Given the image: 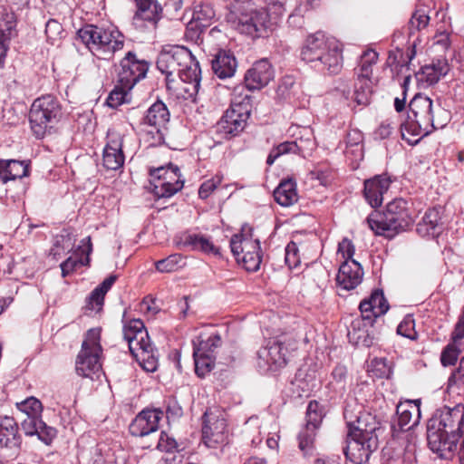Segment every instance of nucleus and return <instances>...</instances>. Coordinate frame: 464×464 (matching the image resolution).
Returning a JSON list of instances; mask_svg holds the SVG:
<instances>
[{"label": "nucleus", "mask_w": 464, "mask_h": 464, "mask_svg": "<svg viewBox=\"0 0 464 464\" xmlns=\"http://www.w3.org/2000/svg\"><path fill=\"white\" fill-rule=\"evenodd\" d=\"M221 344V338L218 334H214L204 339L201 335L193 341V352L198 354L209 355L215 357V350Z\"/></svg>", "instance_id": "a19ab883"}, {"label": "nucleus", "mask_w": 464, "mask_h": 464, "mask_svg": "<svg viewBox=\"0 0 464 464\" xmlns=\"http://www.w3.org/2000/svg\"><path fill=\"white\" fill-rule=\"evenodd\" d=\"M389 304L381 289H375L371 295L360 303L361 314L367 319L368 324H373L375 319L383 315L389 310Z\"/></svg>", "instance_id": "393cba45"}, {"label": "nucleus", "mask_w": 464, "mask_h": 464, "mask_svg": "<svg viewBox=\"0 0 464 464\" xmlns=\"http://www.w3.org/2000/svg\"><path fill=\"white\" fill-rule=\"evenodd\" d=\"M150 177L162 179L173 185L172 191H179L184 186V179L178 166L170 164L169 167H160L150 171Z\"/></svg>", "instance_id": "f704fd0d"}, {"label": "nucleus", "mask_w": 464, "mask_h": 464, "mask_svg": "<svg viewBox=\"0 0 464 464\" xmlns=\"http://www.w3.org/2000/svg\"><path fill=\"white\" fill-rule=\"evenodd\" d=\"M274 198L283 207L292 206L298 199L295 183L292 179L281 181L274 191Z\"/></svg>", "instance_id": "c9c22d12"}, {"label": "nucleus", "mask_w": 464, "mask_h": 464, "mask_svg": "<svg viewBox=\"0 0 464 464\" xmlns=\"http://www.w3.org/2000/svg\"><path fill=\"white\" fill-rule=\"evenodd\" d=\"M16 406L20 411L26 414V418L21 423L24 434L29 437L36 435L45 445H51L57 436V430L42 420V402L35 397H29L16 403Z\"/></svg>", "instance_id": "9b49d317"}, {"label": "nucleus", "mask_w": 464, "mask_h": 464, "mask_svg": "<svg viewBox=\"0 0 464 464\" xmlns=\"http://www.w3.org/2000/svg\"><path fill=\"white\" fill-rule=\"evenodd\" d=\"M285 0H276V2L269 3L267 7L265 8L272 18V26L284 15L285 12Z\"/></svg>", "instance_id": "680f3d73"}, {"label": "nucleus", "mask_w": 464, "mask_h": 464, "mask_svg": "<svg viewBox=\"0 0 464 464\" xmlns=\"http://www.w3.org/2000/svg\"><path fill=\"white\" fill-rule=\"evenodd\" d=\"M285 262L289 269H294L300 265L299 249L293 241L288 243L285 248Z\"/></svg>", "instance_id": "bf43d9fd"}, {"label": "nucleus", "mask_w": 464, "mask_h": 464, "mask_svg": "<svg viewBox=\"0 0 464 464\" xmlns=\"http://www.w3.org/2000/svg\"><path fill=\"white\" fill-rule=\"evenodd\" d=\"M182 259L181 255L173 254L164 259L157 261L155 266L157 271L160 273H171L182 266Z\"/></svg>", "instance_id": "5fc2aeb1"}, {"label": "nucleus", "mask_w": 464, "mask_h": 464, "mask_svg": "<svg viewBox=\"0 0 464 464\" xmlns=\"http://www.w3.org/2000/svg\"><path fill=\"white\" fill-rule=\"evenodd\" d=\"M232 254L238 262H242L246 270L256 272L262 262L261 246L258 238L253 237V227L244 224L241 231L230 239Z\"/></svg>", "instance_id": "f8f14e48"}, {"label": "nucleus", "mask_w": 464, "mask_h": 464, "mask_svg": "<svg viewBox=\"0 0 464 464\" xmlns=\"http://www.w3.org/2000/svg\"><path fill=\"white\" fill-rule=\"evenodd\" d=\"M355 249L351 240L343 238L338 245V253L342 254L345 260L353 259Z\"/></svg>", "instance_id": "774afa93"}, {"label": "nucleus", "mask_w": 464, "mask_h": 464, "mask_svg": "<svg viewBox=\"0 0 464 464\" xmlns=\"http://www.w3.org/2000/svg\"><path fill=\"white\" fill-rule=\"evenodd\" d=\"M274 78V70L267 59L256 62L245 74V84L247 90L256 91L266 86Z\"/></svg>", "instance_id": "4be33fe9"}, {"label": "nucleus", "mask_w": 464, "mask_h": 464, "mask_svg": "<svg viewBox=\"0 0 464 464\" xmlns=\"http://www.w3.org/2000/svg\"><path fill=\"white\" fill-rule=\"evenodd\" d=\"M461 344L450 342L442 350L440 354V362L443 366L454 365L460 353Z\"/></svg>", "instance_id": "864d4df0"}, {"label": "nucleus", "mask_w": 464, "mask_h": 464, "mask_svg": "<svg viewBox=\"0 0 464 464\" xmlns=\"http://www.w3.org/2000/svg\"><path fill=\"white\" fill-rule=\"evenodd\" d=\"M448 121L449 112L439 100L416 93L409 103L407 118L401 124V137L410 145H415L433 130L442 129Z\"/></svg>", "instance_id": "f03ea898"}, {"label": "nucleus", "mask_w": 464, "mask_h": 464, "mask_svg": "<svg viewBox=\"0 0 464 464\" xmlns=\"http://www.w3.org/2000/svg\"><path fill=\"white\" fill-rule=\"evenodd\" d=\"M77 35L92 54L100 60L110 61L124 46V35L114 27L85 24L78 31Z\"/></svg>", "instance_id": "6e6552de"}, {"label": "nucleus", "mask_w": 464, "mask_h": 464, "mask_svg": "<svg viewBox=\"0 0 464 464\" xmlns=\"http://www.w3.org/2000/svg\"><path fill=\"white\" fill-rule=\"evenodd\" d=\"M181 244L190 250H199L206 254L219 255L218 248L213 245L209 238L200 234L185 235Z\"/></svg>", "instance_id": "e433bc0d"}, {"label": "nucleus", "mask_w": 464, "mask_h": 464, "mask_svg": "<svg viewBox=\"0 0 464 464\" xmlns=\"http://www.w3.org/2000/svg\"><path fill=\"white\" fill-rule=\"evenodd\" d=\"M131 89H125L121 82L116 83L107 98V104L111 108H117L127 102L128 93Z\"/></svg>", "instance_id": "6e6d98bb"}, {"label": "nucleus", "mask_w": 464, "mask_h": 464, "mask_svg": "<svg viewBox=\"0 0 464 464\" xmlns=\"http://www.w3.org/2000/svg\"><path fill=\"white\" fill-rule=\"evenodd\" d=\"M195 362V372L199 377H204L209 372L215 365V357L209 355L198 354L193 352Z\"/></svg>", "instance_id": "603ef678"}, {"label": "nucleus", "mask_w": 464, "mask_h": 464, "mask_svg": "<svg viewBox=\"0 0 464 464\" xmlns=\"http://www.w3.org/2000/svg\"><path fill=\"white\" fill-rule=\"evenodd\" d=\"M462 339H464V308L451 333L450 342L461 344Z\"/></svg>", "instance_id": "69168bd1"}, {"label": "nucleus", "mask_w": 464, "mask_h": 464, "mask_svg": "<svg viewBox=\"0 0 464 464\" xmlns=\"http://www.w3.org/2000/svg\"><path fill=\"white\" fill-rule=\"evenodd\" d=\"M22 438L19 428L14 418L0 416V451L8 456L19 452Z\"/></svg>", "instance_id": "6ab92c4d"}, {"label": "nucleus", "mask_w": 464, "mask_h": 464, "mask_svg": "<svg viewBox=\"0 0 464 464\" xmlns=\"http://www.w3.org/2000/svg\"><path fill=\"white\" fill-rule=\"evenodd\" d=\"M156 65L166 75L168 88H172L178 77L188 84L184 91L189 95H196L200 88L201 70L192 53L181 45L166 46L160 53Z\"/></svg>", "instance_id": "7ed1b4c3"}, {"label": "nucleus", "mask_w": 464, "mask_h": 464, "mask_svg": "<svg viewBox=\"0 0 464 464\" xmlns=\"http://www.w3.org/2000/svg\"><path fill=\"white\" fill-rule=\"evenodd\" d=\"M227 421L218 409H208L203 415L202 438L210 448L226 440Z\"/></svg>", "instance_id": "f3484780"}, {"label": "nucleus", "mask_w": 464, "mask_h": 464, "mask_svg": "<svg viewBox=\"0 0 464 464\" xmlns=\"http://www.w3.org/2000/svg\"><path fill=\"white\" fill-rule=\"evenodd\" d=\"M430 17L429 15L428 7L419 4L411 14V17L408 24L409 29V39L412 40L411 43V51L409 55L410 60L413 59V57L417 53L418 43L420 42V36L417 35L415 38V34L425 29L430 24Z\"/></svg>", "instance_id": "cd10ccee"}, {"label": "nucleus", "mask_w": 464, "mask_h": 464, "mask_svg": "<svg viewBox=\"0 0 464 464\" xmlns=\"http://www.w3.org/2000/svg\"><path fill=\"white\" fill-rule=\"evenodd\" d=\"M357 426L353 429L352 421H348L347 445L343 449L346 459L354 464H362L369 460L370 456L377 446L376 437L372 433L375 427L364 423L362 417L356 419Z\"/></svg>", "instance_id": "1a4fd4ad"}, {"label": "nucleus", "mask_w": 464, "mask_h": 464, "mask_svg": "<svg viewBox=\"0 0 464 464\" xmlns=\"http://www.w3.org/2000/svg\"><path fill=\"white\" fill-rule=\"evenodd\" d=\"M146 372H153L158 367V357L151 343L142 346L137 353H130Z\"/></svg>", "instance_id": "58836bf2"}, {"label": "nucleus", "mask_w": 464, "mask_h": 464, "mask_svg": "<svg viewBox=\"0 0 464 464\" xmlns=\"http://www.w3.org/2000/svg\"><path fill=\"white\" fill-rule=\"evenodd\" d=\"M28 174V166L24 161L15 160H5L4 180L6 183L10 180L22 179Z\"/></svg>", "instance_id": "37998d69"}, {"label": "nucleus", "mask_w": 464, "mask_h": 464, "mask_svg": "<svg viewBox=\"0 0 464 464\" xmlns=\"http://www.w3.org/2000/svg\"><path fill=\"white\" fill-rule=\"evenodd\" d=\"M450 70V65L445 57L434 58L415 73L418 85L421 88L433 86L446 76Z\"/></svg>", "instance_id": "aec40b11"}, {"label": "nucleus", "mask_w": 464, "mask_h": 464, "mask_svg": "<svg viewBox=\"0 0 464 464\" xmlns=\"http://www.w3.org/2000/svg\"><path fill=\"white\" fill-rule=\"evenodd\" d=\"M391 179L386 175H377L364 181V198L372 208H378L383 201V195L390 188Z\"/></svg>", "instance_id": "bb28decb"}, {"label": "nucleus", "mask_w": 464, "mask_h": 464, "mask_svg": "<svg viewBox=\"0 0 464 464\" xmlns=\"http://www.w3.org/2000/svg\"><path fill=\"white\" fill-rule=\"evenodd\" d=\"M334 381L336 382V390L343 392L345 390L347 370L343 365H337L334 367L332 372Z\"/></svg>", "instance_id": "0e129e2a"}, {"label": "nucleus", "mask_w": 464, "mask_h": 464, "mask_svg": "<svg viewBox=\"0 0 464 464\" xmlns=\"http://www.w3.org/2000/svg\"><path fill=\"white\" fill-rule=\"evenodd\" d=\"M169 121V111L161 101L155 102L147 110L141 123L152 128L151 130H148V134L151 135L150 145L158 146L164 143V131Z\"/></svg>", "instance_id": "dca6fc26"}, {"label": "nucleus", "mask_w": 464, "mask_h": 464, "mask_svg": "<svg viewBox=\"0 0 464 464\" xmlns=\"http://www.w3.org/2000/svg\"><path fill=\"white\" fill-rule=\"evenodd\" d=\"M433 44L440 46L442 51H447L450 46V33L441 25L437 28L436 34L433 36Z\"/></svg>", "instance_id": "e2e57ef3"}, {"label": "nucleus", "mask_w": 464, "mask_h": 464, "mask_svg": "<svg viewBox=\"0 0 464 464\" xmlns=\"http://www.w3.org/2000/svg\"><path fill=\"white\" fill-rule=\"evenodd\" d=\"M163 417L160 409H145L140 412L130 425V432L136 437H144L158 430Z\"/></svg>", "instance_id": "412c9836"}, {"label": "nucleus", "mask_w": 464, "mask_h": 464, "mask_svg": "<svg viewBox=\"0 0 464 464\" xmlns=\"http://www.w3.org/2000/svg\"><path fill=\"white\" fill-rule=\"evenodd\" d=\"M363 134L359 130H351L345 138V153L352 154L355 159L362 158Z\"/></svg>", "instance_id": "c03bdc74"}, {"label": "nucleus", "mask_w": 464, "mask_h": 464, "mask_svg": "<svg viewBox=\"0 0 464 464\" xmlns=\"http://www.w3.org/2000/svg\"><path fill=\"white\" fill-rule=\"evenodd\" d=\"M372 324H368L367 319L361 314V317L353 319L348 330V338L350 343L355 345L370 347L373 343V338L371 336L369 327Z\"/></svg>", "instance_id": "7c9ffc66"}, {"label": "nucleus", "mask_w": 464, "mask_h": 464, "mask_svg": "<svg viewBox=\"0 0 464 464\" xmlns=\"http://www.w3.org/2000/svg\"><path fill=\"white\" fill-rule=\"evenodd\" d=\"M286 154L299 155L298 146L294 142V140L284 141L274 147L267 156L266 164L271 166L277 158Z\"/></svg>", "instance_id": "de8ad7c7"}, {"label": "nucleus", "mask_w": 464, "mask_h": 464, "mask_svg": "<svg viewBox=\"0 0 464 464\" xmlns=\"http://www.w3.org/2000/svg\"><path fill=\"white\" fill-rule=\"evenodd\" d=\"M250 111L251 105L248 95H246L241 102L232 101L230 107L218 122V132L227 140L237 136L245 129Z\"/></svg>", "instance_id": "2eb2a0df"}, {"label": "nucleus", "mask_w": 464, "mask_h": 464, "mask_svg": "<svg viewBox=\"0 0 464 464\" xmlns=\"http://www.w3.org/2000/svg\"><path fill=\"white\" fill-rule=\"evenodd\" d=\"M324 416L323 406L317 401H311L306 409L305 426L312 429H319Z\"/></svg>", "instance_id": "49530a36"}, {"label": "nucleus", "mask_w": 464, "mask_h": 464, "mask_svg": "<svg viewBox=\"0 0 464 464\" xmlns=\"http://www.w3.org/2000/svg\"><path fill=\"white\" fill-rule=\"evenodd\" d=\"M442 208L434 207L428 209L417 225V232L421 237H438L442 230Z\"/></svg>", "instance_id": "c756f323"}, {"label": "nucleus", "mask_w": 464, "mask_h": 464, "mask_svg": "<svg viewBox=\"0 0 464 464\" xmlns=\"http://www.w3.org/2000/svg\"><path fill=\"white\" fill-rule=\"evenodd\" d=\"M397 334L411 341L418 339V333L415 330V319L413 314H408L397 327Z\"/></svg>", "instance_id": "3c124183"}, {"label": "nucleus", "mask_w": 464, "mask_h": 464, "mask_svg": "<svg viewBox=\"0 0 464 464\" xmlns=\"http://www.w3.org/2000/svg\"><path fill=\"white\" fill-rule=\"evenodd\" d=\"M363 276L362 267L354 259L344 260L340 266L336 276L337 285L344 290H352L357 287Z\"/></svg>", "instance_id": "a878e982"}, {"label": "nucleus", "mask_w": 464, "mask_h": 464, "mask_svg": "<svg viewBox=\"0 0 464 464\" xmlns=\"http://www.w3.org/2000/svg\"><path fill=\"white\" fill-rule=\"evenodd\" d=\"M150 190L157 198H170L178 191L173 190V185L166 183L162 179L150 177Z\"/></svg>", "instance_id": "13d9d810"}, {"label": "nucleus", "mask_w": 464, "mask_h": 464, "mask_svg": "<svg viewBox=\"0 0 464 464\" xmlns=\"http://www.w3.org/2000/svg\"><path fill=\"white\" fill-rule=\"evenodd\" d=\"M149 70V63L145 60H139L132 52H128L120 63L118 71V82L125 89H132L141 79L145 78Z\"/></svg>", "instance_id": "a211bd4d"}, {"label": "nucleus", "mask_w": 464, "mask_h": 464, "mask_svg": "<svg viewBox=\"0 0 464 464\" xmlns=\"http://www.w3.org/2000/svg\"><path fill=\"white\" fill-rule=\"evenodd\" d=\"M16 19L13 12H5L0 19V68L4 67L10 42L16 35Z\"/></svg>", "instance_id": "c85d7f7f"}, {"label": "nucleus", "mask_w": 464, "mask_h": 464, "mask_svg": "<svg viewBox=\"0 0 464 464\" xmlns=\"http://www.w3.org/2000/svg\"><path fill=\"white\" fill-rule=\"evenodd\" d=\"M292 339L286 334L269 339L256 353V365L262 373L274 372L287 364Z\"/></svg>", "instance_id": "4468645a"}, {"label": "nucleus", "mask_w": 464, "mask_h": 464, "mask_svg": "<svg viewBox=\"0 0 464 464\" xmlns=\"http://www.w3.org/2000/svg\"><path fill=\"white\" fill-rule=\"evenodd\" d=\"M101 330L92 328L87 331L75 361V371L79 376L93 378L102 371L101 354L102 353Z\"/></svg>", "instance_id": "ddd939ff"}, {"label": "nucleus", "mask_w": 464, "mask_h": 464, "mask_svg": "<svg viewBox=\"0 0 464 464\" xmlns=\"http://www.w3.org/2000/svg\"><path fill=\"white\" fill-rule=\"evenodd\" d=\"M137 6V15L140 19L156 23L162 12V8L154 0H133Z\"/></svg>", "instance_id": "4c0bfd02"}, {"label": "nucleus", "mask_w": 464, "mask_h": 464, "mask_svg": "<svg viewBox=\"0 0 464 464\" xmlns=\"http://www.w3.org/2000/svg\"><path fill=\"white\" fill-rule=\"evenodd\" d=\"M62 117L59 101L51 94L43 95L34 101L29 111V123L34 135L42 139Z\"/></svg>", "instance_id": "9d476101"}, {"label": "nucleus", "mask_w": 464, "mask_h": 464, "mask_svg": "<svg viewBox=\"0 0 464 464\" xmlns=\"http://www.w3.org/2000/svg\"><path fill=\"white\" fill-rule=\"evenodd\" d=\"M369 227L378 236L392 238L407 230L413 223L409 203L400 198L389 202L383 213H372L368 216Z\"/></svg>", "instance_id": "0eeeda50"}, {"label": "nucleus", "mask_w": 464, "mask_h": 464, "mask_svg": "<svg viewBox=\"0 0 464 464\" xmlns=\"http://www.w3.org/2000/svg\"><path fill=\"white\" fill-rule=\"evenodd\" d=\"M222 178L215 176L206 181H204L198 188V197L201 199L208 198L212 192L220 185Z\"/></svg>", "instance_id": "052dcab7"}, {"label": "nucleus", "mask_w": 464, "mask_h": 464, "mask_svg": "<svg viewBox=\"0 0 464 464\" xmlns=\"http://www.w3.org/2000/svg\"><path fill=\"white\" fill-rule=\"evenodd\" d=\"M346 100L353 99L358 105H367L372 93V79L356 78L353 93L349 89L337 87Z\"/></svg>", "instance_id": "72a5a7b5"}, {"label": "nucleus", "mask_w": 464, "mask_h": 464, "mask_svg": "<svg viewBox=\"0 0 464 464\" xmlns=\"http://www.w3.org/2000/svg\"><path fill=\"white\" fill-rule=\"evenodd\" d=\"M107 143L102 152V165L109 170L120 169L125 160L122 151V137L119 133H108Z\"/></svg>", "instance_id": "5701e85b"}, {"label": "nucleus", "mask_w": 464, "mask_h": 464, "mask_svg": "<svg viewBox=\"0 0 464 464\" xmlns=\"http://www.w3.org/2000/svg\"><path fill=\"white\" fill-rule=\"evenodd\" d=\"M298 146L299 155L305 158L316 147L314 130L310 126H293L289 129Z\"/></svg>", "instance_id": "473e14b6"}, {"label": "nucleus", "mask_w": 464, "mask_h": 464, "mask_svg": "<svg viewBox=\"0 0 464 464\" xmlns=\"http://www.w3.org/2000/svg\"><path fill=\"white\" fill-rule=\"evenodd\" d=\"M237 63L235 56L226 50H220L211 62L213 72L220 79L232 77L237 69Z\"/></svg>", "instance_id": "2f4dec72"}, {"label": "nucleus", "mask_w": 464, "mask_h": 464, "mask_svg": "<svg viewBox=\"0 0 464 464\" xmlns=\"http://www.w3.org/2000/svg\"><path fill=\"white\" fill-rule=\"evenodd\" d=\"M311 179H316L323 186H327L333 180V169L327 163L316 165L310 171Z\"/></svg>", "instance_id": "4d7b16f0"}, {"label": "nucleus", "mask_w": 464, "mask_h": 464, "mask_svg": "<svg viewBox=\"0 0 464 464\" xmlns=\"http://www.w3.org/2000/svg\"><path fill=\"white\" fill-rule=\"evenodd\" d=\"M74 243V236L68 230H63L60 235L56 237L55 243L51 250V254L53 255L55 258H57V256L61 255L59 248H61L63 252H70L72 250Z\"/></svg>", "instance_id": "09e8293b"}, {"label": "nucleus", "mask_w": 464, "mask_h": 464, "mask_svg": "<svg viewBox=\"0 0 464 464\" xmlns=\"http://www.w3.org/2000/svg\"><path fill=\"white\" fill-rule=\"evenodd\" d=\"M420 401L400 402L396 407L397 419L392 424L393 440L387 451L393 450L392 461L401 459L404 464L416 460L418 437L413 430L420 417Z\"/></svg>", "instance_id": "20e7f679"}, {"label": "nucleus", "mask_w": 464, "mask_h": 464, "mask_svg": "<svg viewBox=\"0 0 464 464\" xmlns=\"http://www.w3.org/2000/svg\"><path fill=\"white\" fill-rule=\"evenodd\" d=\"M378 56V53L372 49L366 50L362 53L360 58L358 69L356 70L357 78L372 79V66L377 63Z\"/></svg>", "instance_id": "79ce46f5"}, {"label": "nucleus", "mask_w": 464, "mask_h": 464, "mask_svg": "<svg viewBox=\"0 0 464 464\" xmlns=\"http://www.w3.org/2000/svg\"><path fill=\"white\" fill-rule=\"evenodd\" d=\"M122 333L130 353H137L150 343L144 323L140 319L124 321Z\"/></svg>", "instance_id": "b1692460"}, {"label": "nucleus", "mask_w": 464, "mask_h": 464, "mask_svg": "<svg viewBox=\"0 0 464 464\" xmlns=\"http://www.w3.org/2000/svg\"><path fill=\"white\" fill-rule=\"evenodd\" d=\"M62 24L53 19H50L45 25V34L51 40H56L63 33Z\"/></svg>", "instance_id": "338daca9"}, {"label": "nucleus", "mask_w": 464, "mask_h": 464, "mask_svg": "<svg viewBox=\"0 0 464 464\" xmlns=\"http://www.w3.org/2000/svg\"><path fill=\"white\" fill-rule=\"evenodd\" d=\"M226 14L230 27L251 37H261L272 27V18L264 8H256L253 1H232Z\"/></svg>", "instance_id": "423d86ee"}, {"label": "nucleus", "mask_w": 464, "mask_h": 464, "mask_svg": "<svg viewBox=\"0 0 464 464\" xmlns=\"http://www.w3.org/2000/svg\"><path fill=\"white\" fill-rule=\"evenodd\" d=\"M215 18L216 11L209 3H202L194 9L193 20L198 22L200 26L206 27L210 25Z\"/></svg>", "instance_id": "a18cd8bd"}, {"label": "nucleus", "mask_w": 464, "mask_h": 464, "mask_svg": "<svg viewBox=\"0 0 464 464\" xmlns=\"http://www.w3.org/2000/svg\"><path fill=\"white\" fill-rule=\"evenodd\" d=\"M447 392L464 395V356L460 358L458 367L451 372L448 380Z\"/></svg>", "instance_id": "ea45409f"}, {"label": "nucleus", "mask_w": 464, "mask_h": 464, "mask_svg": "<svg viewBox=\"0 0 464 464\" xmlns=\"http://www.w3.org/2000/svg\"><path fill=\"white\" fill-rule=\"evenodd\" d=\"M316 430L317 429H312L305 426L304 429L299 433V449L304 455L313 453L314 449V443L316 436Z\"/></svg>", "instance_id": "8fccbe9b"}, {"label": "nucleus", "mask_w": 464, "mask_h": 464, "mask_svg": "<svg viewBox=\"0 0 464 464\" xmlns=\"http://www.w3.org/2000/svg\"><path fill=\"white\" fill-rule=\"evenodd\" d=\"M464 405L444 406L435 411L427 423L430 450L441 459H451L463 432Z\"/></svg>", "instance_id": "f257e3e1"}, {"label": "nucleus", "mask_w": 464, "mask_h": 464, "mask_svg": "<svg viewBox=\"0 0 464 464\" xmlns=\"http://www.w3.org/2000/svg\"><path fill=\"white\" fill-rule=\"evenodd\" d=\"M300 55L304 62L324 74H337L343 68L340 43L335 38L327 37L322 32L306 37Z\"/></svg>", "instance_id": "39448f33"}]
</instances>
